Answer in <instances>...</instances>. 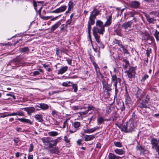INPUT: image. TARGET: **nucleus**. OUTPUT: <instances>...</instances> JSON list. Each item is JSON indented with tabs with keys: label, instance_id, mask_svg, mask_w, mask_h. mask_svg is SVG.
<instances>
[{
	"label": "nucleus",
	"instance_id": "nucleus-1",
	"mask_svg": "<svg viewBox=\"0 0 159 159\" xmlns=\"http://www.w3.org/2000/svg\"><path fill=\"white\" fill-rule=\"evenodd\" d=\"M96 27L94 26L93 28V32H96L100 34L103 35L105 31L104 25L103 22L100 20H98L96 22Z\"/></svg>",
	"mask_w": 159,
	"mask_h": 159
},
{
	"label": "nucleus",
	"instance_id": "nucleus-2",
	"mask_svg": "<svg viewBox=\"0 0 159 159\" xmlns=\"http://www.w3.org/2000/svg\"><path fill=\"white\" fill-rule=\"evenodd\" d=\"M100 11L96 8H94L93 10L91 12L89 16L88 24L93 25L95 23V20L97 16L100 14Z\"/></svg>",
	"mask_w": 159,
	"mask_h": 159
},
{
	"label": "nucleus",
	"instance_id": "nucleus-3",
	"mask_svg": "<svg viewBox=\"0 0 159 159\" xmlns=\"http://www.w3.org/2000/svg\"><path fill=\"white\" fill-rule=\"evenodd\" d=\"M134 126L133 123L131 121H129L124 124L122 128V130L125 132H130L134 130Z\"/></svg>",
	"mask_w": 159,
	"mask_h": 159
},
{
	"label": "nucleus",
	"instance_id": "nucleus-4",
	"mask_svg": "<svg viewBox=\"0 0 159 159\" xmlns=\"http://www.w3.org/2000/svg\"><path fill=\"white\" fill-rule=\"evenodd\" d=\"M151 143L152 148L153 149L155 150L159 155V139L155 138H152L151 140Z\"/></svg>",
	"mask_w": 159,
	"mask_h": 159
},
{
	"label": "nucleus",
	"instance_id": "nucleus-5",
	"mask_svg": "<svg viewBox=\"0 0 159 159\" xmlns=\"http://www.w3.org/2000/svg\"><path fill=\"white\" fill-rule=\"evenodd\" d=\"M136 67H129L128 70L125 71V73L127 74L128 78L131 79L135 77Z\"/></svg>",
	"mask_w": 159,
	"mask_h": 159
},
{
	"label": "nucleus",
	"instance_id": "nucleus-6",
	"mask_svg": "<svg viewBox=\"0 0 159 159\" xmlns=\"http://www.w3.org/2000/svg\"><path fill=\"white\" fill-rule=\"evenodd\" d=\"M80 123L78 121L75 122L72 125V129H70V133H73L76 132L80 129Z\"/></svg>",
	"mask_w": 159,
	"mask_h": 159
},
{
	"label": "nucleus",
	"instance_id": "nucleus-7",
	"mask_svg": "<svg viewBox=\"0 0 159 159\" xmlns=\"http://www.w3.org/2000/svg\"><path fill=\"white\" fill-rule=\"evenodd\" d=\"M125 97V105L127 106L128 107H130L132 105V102L129 96L127 89H126Z\"/></svg>",
	"mask_w": 159,
	"mask_h": 159
},
{
	"label": "nucleus",
	"instance_id": "nucleus-8",
	"mask_svg": "<svg viewBox=\"0 0 159 159\" xmlns=\"http://www.w3.org/2000/svg\"><path fill=\"white\" fill-rule=\"evenodd\" d=\"M137 98L138 99H140L141 98H144L146 97H147L148 95H145V93L142 90L139 89L137 91L136 94Z\"/></svg>",
	"mask_w": 159,
	"mask_h": 159
},
{
	"label": "nucleus",
	"instance_id": "nucleus-9",
	"mask_svg": "<svg viewBox=\"0 0 159 159\" xmlns=\"http://www.w3.org/2000/svg\"><path fill=\"white\" fill-rule=\"evenodd\" d=\"M66 6L64 5L54 11H49L48 12L49 13H58L64 11L66 9Z\"/></svg>",
	"mask_w": 159,
	"mask_h": 159
},
{
	"label": "nucleus",
	"instance_id": "nucleus-10",
	"mask_svg": "<svg viewBox=\"0 0 159 159\" xmlns=\"http://www.w3.org/2000/svg\"><path fill=\"white\" fill-rule=\"evenodd\" d=\"M149 98L147 97H146V99H143V102L140 103L139 104V106L141 108H147L148 107L147 104L148 103V101Z\"/></svg>",
	"mask_w": 159,
	"mask_h": 159
},
{
	"label": "nucleus",
	"instance_id": "nucleus-11",
	"mask_svg": "<svg viewBox=\"0 0 159 159\" xmlns=\"http://www.w3.org/2000/svg\"><path fill=\"white\" fill-rule=\"evenodd\" d=\"M61 138L60 137H58L57 139L54 140H51V142L48 144V147L49 148H53L54 146H56L58 141L61 139Z\"/></svg>",
	"mask_w": 159,
	"mask_h": 159
},
{
	"label": "nucleus",
	"instance_id": "nucleus-12",
	"mask_svg": "<svg viewBox=\"0 0 159 159\" xmlns=\"http://www.w3.org/2000/svg\"><path fill=\"white\" fill-rule=\"evenodd\" d=\"M111 83L113 84V85H116L117 84V81L118 80L119 81H120V78H117V77L116 74H111Z\"/></svg>",
	"mask_w": 159,
	"mask_h": 159
},
{
	"label": "nucleus",
	"instance_id": "nucleus-13",
	"mask_svg": "<svg viewBox=\"0 0 159 159\" xmlns=\"http://www.w3.org/2000/svg\"><path fill=\"white\" fill-rule=\"evenodd\" d=\"M22 109L27 112L28 114L30 115L32 113L34 112L35 111V108L33 107H25Z\"/></svg>",
	"mask_w": 159,
	"mask_h": 159
},
{
	"label": "nucleus",
	"instance_id": "nucleus-14",
	"mask_svg": "<svg viewBox=\"0 0 159 159\" xmlns=\"http://www.w3.org/2000/svg\"><path fill=\"white\" fill-rule=\"evenodd\" d=\"M140 5V2L138 1H132L130 2V6L134 8H138Z\"/></svg>",
	"mask_w": 159,
	"mask_h": 159
},
{
	"label": "nucleus",
	"instance_id": "nucleus-15",
	"mask_svg": "<svg viewBox=\"0 0 159 159\" xmlns=\"http://www.w3.org/2000/svg\"><path fill=\"white\" fill-rule=\"evenodd\" d=\"M133 23L131 21H128L125 22L122 25L121 27L125 30L127 29L128 28H130Z\"/></svg>",
	"mask_w": 159,
	"mask_h": 159
},
{
	"label": "nucleus",
	"instance_id": "nucleus-16",
	"mask_svg": "<svg viewBox=\"0 0 159 159\" xmlns=\"http://www.w3.org/2000/svg\"><path fill=\"white\" fill-rule=\"evenodd\" d=\"M41 139L44 145L46 146H48V144L51 141V138L50 137H43Z\"/></svg>",
	"mask_w": 159,
	"mask_h": 159
},
{
	"label": "nucleus",
	"instance_id": "nucleus-17",
	"mask_svg": "<svg viewBox=\"0 0 159 159\" xmlns=\"http://www.w3.org/2000/svg\"><path fill=\"white\" fill-rule=\"evenodd\" d=\"M39 106H35L36 108L39 107L43 110H46L48 109L49 106L48 105L44 103H41L39 104Z\"/></svg>",
	"mask_w": 159,
	"mask_h": 159
},
{
	"label": "nucleus",
	"instance_id": "nucleus-18",
	"mask_svg": "<svg viewBox=\"0 0 159 159\" xmlns=\"http://www.w3.org/2000/svg\"><path fill=\"white\" fill-rule=\"evenodd\" d=\"M96 135V134L90 135H85L84 136V140L86 141H91L95 137Z\"/></svg>",
	"mask_w": 159,
	"mask_h": 159
},
{
	"label": "nucleus",
	"instance_id": "nucleus-19",
	"mask_svg": "<svg viewBox=\"0 0 159 159\" xmlns=\"http://www.w3.org/2000/svg\"><path fill=\"white\" fill-rule=\"evenodd\" d=\"M21 59L19 57H17L16 58L13 59L11 60V62L12 64H14L15 65H16L17 63L20 62Z\"/></svg>",
	"mask_w": 159,
	"mask_h": 159
},
{
	"label": "nucleus",
	"instance_id": "nucleus-20",
	"mask_svg": "<svg viewBox=\"0 0 159 159\" xmlns=\"http://www.w3.org/2000/svg\"><path fill=\"white\" fill-rule=\"evenodd\" d=\"M17 120L22 122L26 123L30 125H32L33 124V122L28 119L25 118H18Z\"/></svg>",
	"mask_w": 159,
	"mask_h": 159
},
{
	"label": "nucleus",
	"instance_id": "nucleus-21",
	"mask_svg": "<svg viewBox=\"0 0 159 159\" xmlns=\"http://www.w3.org/2000/svg\"><path fill=\"white\" fill-rule=\"evenodd\" d=\"M34 117L39 122H42L43 121V116L42 115H36L34 116Z\"/></svg>",
	"mask_w": 159,
	"mask_h": 159
},
{
	"label": "nucleus",
	"instance_id": "nucleus-22",
	"mask_svg": "<svg viewBox=\"0 0 159 159\" xmlns=\"http://www.w3.org/2000/svg\"><path fill=\"white\" fill-rule=\"evenodd\" d=\"M61 24V23L60 21H58L57 23L53 25L50 29V30L52 32L53 31L56 30Z\"/></svg>",
	"mask_w": 159,
	"mask_h": 159
},
{
	"label": "nucleus",
	"instance_id": "nucleus-23",
	"mask_svg": "<svg viewBox=\"0 0 159 159\" xmlns=\"http://www.w3.org/2000/svg\"><path fill=\"white\" fill-rule=\"evenodd\" d=\"M145 16L147 21L149 23H153L154 21L156 20V19H154L153 17H151L149 16L148 15H145Z\"/></svg>",
	"mask_w": 159,
	"mask_h": 159
},
{
	"label": "nucleus",
	"instance_id": "nucleus-24",
	"mask_svg": "<svg viewBox=\"0 0 159 159\" xmlns=\"http://www.w3.org/2000/svg\"><path fill=\"white\" fill-rule=\"evenodd\" d=\"M111 19L112 16L111 15L109 16L107 21L104 24L105 27L109 26L110 25L111 23Z\"/></svg>",
	"mask_w": 159,
	"mask_h": 159
},
{
	"label": "nucleus",
	"instance_id": "nucleus-25",
	"mask_svg": "<svg viewBox=\"0 0 159 159\" xmlns=\"http://www.w3.org/2000/svg\"><path fill=\"white\" fill-rule=\"evenodd\" d=\"M68 69V67L67 66H65L61 68L59 70L58 74H62L65 72H66Z\"/></svg>",
	"mask_w": 159,
	"mask_h": 159
},
{
	"label": "nucleus",
	"instance_id": "nucleus-26",
	"mask_svg": "<svg viewBox=\"0 0 159 159\" xmlns=\"http://www.w3.org/2000/svg\"><path fill=\"white\" fill-rule=\"evenodd\" d=\"M99 129L98 127L97 128L95 127L89 129H84V131L85 133H90L93 132L95 131L96 130Z\"/></svg>",
	"mask_w": 159,
	"mask_h": 159
},
{
	"label": "nucleus",
	"instance_id": "nucleus-27",
	"mask_svg": "<svg viewBox=\"0 0 159 159\" xmlns=\"http://www.w3.org/2000/svg\"><path fill=\"white\" fill-rule=\"evenodd\" d=\"M109 159H121V157L119 156H116L112 153H110L108 156Z\"/></svg>",
	"mask_w": 159,
	"mask_h": 159
},
{
	"label": "nucleus",
	"instance_id": "nucleus-28",
	"mask_svg": "<svg viewBox=\"0 0 159 159\" xmlns=\"http://www.w3.org/2000/svg\"><path fill=\"white\" fill-rule=\"evenodd\" d=\"M111 86L110 84H108L107 83L105 85L103 86V88L105 90H107V92L111 91Z\"/></svg>",
	"mask_w": 159,
	"mask_h": 159
},
{
	"label": "nucleus",
	"instance_id": "nucleus-29",
	"mask_svg": "<svg viewBox=\"0 0 159 159\" xmlns=\"http://www.w3.org/2000/svg\"><path fill=\"white\" fill-rule=\"evenodd\" d=\"M96 74L97 76V77L100 80L102 79L103 78H105V77L100 72V70L97 71L96 70Z\"/></svg>",
	"mask_w": 159,
	"mask_h": 159
},
{
	"label": "nucleus",
	"instance_id": "nucleus-30",
	"mask_svg": "<svg viewBox=\"0 0 159 159\" xmlns=\"http://www.w3.org/2000/svg\"><path fill=\"white\" fill-rule=\"evenodd\" d=\"M93 35L94 36L96 41L98 43H100L99 39L100 36L98 35V33L96 32H93Z\"/></svg>",
	"mask_w": 159,
	"mask_h": 159
},
{
	"label": "nucleus",
	"instance_id": "nucleus-31",
	"mask_svg": "<svg viewBox=\"0 0 159 159\" xmlns=\"http://www.w3.org/2000/svg\"><path fill=\"white\" fill-rule=\"evenodd\" d=\"M115 44H116L121 48H123V45L122 44L120 40L115 39L113 42Z\"/></svg>",
	"mask_w": 159,
	"mask_h": 159
},
{
	"label": "nucleus",
	"instance_id": "nucleus-32",
	"mask_svg": "<svg viewBox=\"0 0 159 159\" xmlns=\"http://www.w3.org/2000/svg\"><path fill=\"white\" fill-rule=\"evenodd\" d=\"M29 50V48L27 47H25L20 49V51L21 52H28Z\"/></svg>",
	"mask_w": 159,
	"mask_h": 159
},
{
	"label": "nucleus",
	"instance_id": "nucleus-33",
	"mask_svg": "<svg viewBox=\"0 0 159 159\" xmlns=\"http://www.w3.org/2000/svg\"><path fill=\"white\" fill-rule=\"evenodd\" d=\"M92 25L88 24V32L89 34V37L90 38V41L92 42V41L91 40V26Z\"/></svg>",
	"mask_w": 159,
	"mask_h": 159
},
{
	"label": "nucleus",
	"instance_id": "nucleus-34",
	"mask_svg": "<svg viewBox=\"0 0 159 159\" xmlns=\"http://www.w3.org/2000/svg\"><path fill=\"white\" fill-rule=\"evenodd\" d=\"M105 120L102 118V117H99L97 119V123L98 125H99L101 124L102 123V122Z\"/></svg>",
	"mask_w": 159,
	"mask_h": 159
},
{
	"label": "nucleus",
	"instance_id": "nucleus-35",
	"mask_svg": "<svg viewBox=\"0 0 159 159\" xmlns=\"http://www.w3.org/2000/svg\"><path fill=\"white\" fill-rule=\"evenodd\" d=\"M114 151L116 153L119 155L122 154L124 153V151L122 149H116Z\"/></svg>",
	"mask_w": 159,
	"mask_h": 159
},
{
	"label": "nucleus",
	"instance_id": "nucleus-36",
	"mask_svg": "<svg viewBox=\"0 0 159 159\" xmlns=\"http://www.w3.org/2000/svg\"><path fill=\"white\" fill-rule=\"evenodd\" d=\"M48 134L51 136H56L58 135V133L56 131H51L48 132Z\"/></svg>",
	"mask_w": 159,
	"mask_h": 159
},
{
	"label": "nucleus",
	"instance_id": "nucleus-37",
	"mask_svg": "<svg viewBox=\"0 0 159 159\" xmlns=\"http://www.w3.org/2000/svg\"><path fill=\"white\" fill-rule=\"evenodd\" d=\"M154 35L157 41H159V31L156 30L154 33Z\"/></svg>",
	"mask_w": 159,
	"mask_h": 159
},
{
	"label": "nucleus",
	"instance_id": "nucleus-38",
	"mask_svg": "<svg viewBox=\"0 0 159 159\" xmlns=\"http://www.w3.org/2000/svg\"><path fill=\"white\" fill-rule=\"evenodd\" d=\"M52 115L53 116L56 117L57 116H59V114L58 112L55 110L52 111Z\"/></svg>",
	"mask_w": 159,
	"mask_h": 159
},
{
	"label": "nucleus",
	"instance_id": "nucleus-39",
	"mask_svg": "<svg viewBox=\"0 0 159 159\" xmlns=\"http://www.w3.org/2000/svg\"><path fill=\"white\" fill-rule=\"evenodd\" d=\"M42 70L40 69H38V70H36L34 71L33 73V75L34 76H35L37 75H38L39 74V72H42Z\"/></svg>",
	"mask_w": 159,
	"mask_h": 159
},
{
	"label": "nucleus",
	"instance_id": "nucleus-40",
	"mask_svg": "<svg viewBox=\"0 0 159 159\" xmlns=\"http://www.w3.org/2000/svg\"><path fill=\"white\" fill-rule=\"evenodd\" d=\"M93 65L94 66L96 72V70H99V68L98 66V65L94 61L92 62Z\"/></svg>",
	"mask_w": 159,
	"mask_h": 159
},
{
	"label": "nucleus",
	"instance_id": "nucleus-41",
	"mask_svg": "<svg viewBox=\"0 0 159 159\" xmlns=\"http://www.w3.org/2000/svg\"><path fill=\"white\" fill-rule=\"evenodd\" d=\"M88 112V110H86L85 111L82 112H80L79 113L80 114V116L83 117L84 115H86Z\"/></svg>",
	"mask_w": 159,
	"mask_h": 159
},
{
	"label": "nucleus",
	"instance_id": "nucleus-42",
	"mask_svg": "<svg viewBox=\"0 0 159 159\" xmlns=\"http://www.w3.org/2000/svg\"><path fill=\"white\" fill-rule=\"evenodd\" d=\"M41 18L43 20H48L52 17V16H40Z\"/></svg>",
	"mask_w": 159,
	"mask_h": 159
},
{
	"label": "nucleus",
	"instance_id": "nucleus-43",
	"mask_svg": "<svg viewBox=\"0 0 159 159\" xmlns=\"http://www.w3.org/2000/svg\"><path fill=\"white\" fill-rule=\"evenodd\" d=\"M64 140L66 143H70V139H69L67 136H65L64 137Z\"/></svg>",
	"mask_w": 159,
	"mask_h": 159
},
{
	"label": "nucleus",
	"instance_id": "nucleus-44",
	"mask_svg": "<svg viewBox=\"0 0 159 159\" xmlns=\"http://www.w3.org/2000/svg\"><path fill=\"white\" fill-rule=\"evenodd\" d=\"M135 14L136 13L135 12L130 11L128 13V15L129 16V17H134V16Z\"/></svg>",
	"mask_w": 159,
	"mask_h": 159
},
{
	"label": "nucleus",
	"instance_id": "nucleus-45",
	"mask_svg": "<svg viewBox=\"0 0 159 159\" xmlns=\"http://www.w3.org/2000/svg\"><path fill=\"white\" fill-rule=\"evenodd\" d=\"M151 53V48H148L146 50V54L148 57H149L150 53Z\"/></svg>",
	"mask_w": 159,
	"mask_h": 159
},
{
	"label": "nucleus",
	"instance_id": "nucleus-46",
	"mask_svg": "<svg viewBox=\"0 0 159 159\" xmlns=\"http://www.w3.org/2000/svg\"><path fill=\"white\" fill-rule=\"evenodd\" d=\"M72 87L74 89V92H76L77 90V86L76 84H73L72 85Z\"/></svg>",
	"mask_w": 159,
	"mask_h": 159
},
{
	"label": "nucleus",
	"instance_id": "nucleus-47",
	"mask_svg": "<svg viewBox=\"0 0 159 159\" xmlns=\"http://www.w3.org/2000/svg\"><path fill=\"white\" fill-rule=\"evenodd\" d=\"M120 105H122V107H120V109L121 111H123L125 110V107L124 106V103L123 102L122 103H120Z\"/></svg>",
	"mask_w": 159,
	"mask_h": 159
},
{
	"label": "nucleus",
	"instance_id": "nucleus-48",
	"mask_svg": "<svg viewBox=\"0 0 159 159\" xmlns=\"http://www.w3.org/2000/svg\"><path fill=\"white\" fill-rule=\"evenodd\" d=\"M114 144L116 147H120L121 146V143L119 142H114Z\"/></svg>",
	"mask_w": 159,
	"mask_h": 159
},
{
	"label": "nucleus",
	"instance_id": "nucleus-49",
	"mask_svg": "<svg viewBox=\"0 0 159 159\" xmlns=\"http://www.w3.org/2000/svg\"><path fill=\"white\" fill-rule=\"evenodd\" d=\"M16 112V115H18L20 116H24V112L23 111H18Z\"/></svg>",
	"mask_w": 159,
	"mask_h": 159
},
{
	"label": "nucleus",
	"instance_id": "nucleus-50",
	"mask_svg": "<svg viewBox=\"0 0 159 159\" xmlns=\"http://www.w3.org/2000/svg\"><path fill=\"white\" fill-rule=\"evenodd\" d=\"M148 75H145L141 79V81H144L148 77Z\"/></svg>",
	"mask_w": 159,
	"mask_h": 159
},
{
	"label": "nucleus",
	"instance_id": "nucleus-51",
	"mask_svg": "<svg viewBox=\"0 0 159 159\" xmlns=\"http://www.w3.org/2000/svg\"><path fill=\"white\" fill-rule=\"evenodd\" d=\"M83 108H83L80 106H77L74 107V109L75 110L78 109H82Z\"/></svg>",
	"mask_w": 159,
	"mask_h": 159
},
{
	"label": "nucleus",
	"instance_id": "nucleus-52",
	"mask_svg": "<svg viewBox=\"0 0 159 159\" xmlns=\"http://www.w3.org/2000/svg\"><path fill=\"white\" fill-rule=\"evenodd\" d=\"M40 2H36L35 1H33V5H34V9H35V10L36 11L37 10V9H36V7L37 6V2H38L39 3H40Z\"/></svg>",
	"mask_w": 159,
	"mask_h": 159
},
{
	"label": "nucleus",
	"instance_id": "nucleus-53",
	"mask_svg": "<svg viewBox=\"0 0 159 159\" xmlns=\"http://www.w3.org/2000/svg\"><path fill=\"white\" fill-rule=\"evenodd\" d=\"M100 80L102 82L103 86L105 85L107 83L105 80L104 78L101 79Z\"/></svg>",
	"mask_w": 159,
	"mask_h": 159
},
{
	"label": "nucleus",
	"instance_id": "nucleus-54",
	"mask_svg": "<svg viewBox=\"0 0 159 159\" xmlns=\"http://www.w3.org/2000/svg\"><path fill=\"white\" fill-rule=\"evenodd\" d=\"M68 119H67L66 120H65L64 123H63V128H65L66 127V126H68V123H67V120Z\"/></svg>",
	"mask_w": 159,
	"mask_h": 159
},
{
	"label": "nucleus",
	"instance_id": "nucleus-55",
	"mask_svg": "<svg viewBox=\"0 0 159 159\" xmlns=\"http://www.w3.org/2000/svg\"><path fill=\"white\" fill-rule=\"evenodd\" d=\"M70 83V82H63V83H62V85L63 86H65V87H67V86H70V85H69L68 84Z\"/></svg>",
	"mask_w": 159,
	"mask_h": 159
},
{
	"label": "nucleus",
	"instance_id": "nucleus-56",
	"mask_svg": "<svg viewBox=\"0 0 159 159\" xmlns=\"http://www.w3.org/2000/svg\"><path fill=\"white\" fill-rule=\"evenodd\" d=\"M34 148V146L32 144H30V148H29V152H31L33 151Z\"/></svg>",
	"mask_w": 159,
	"mask_h": 159
},
{
	"label": "nucleus",
	"instance_id": "nucleus-57",
	"mask_svg": "<svg viewBox=\"0 0 159 159\" xmlns=\"http://www.w3.org/2000/svg\"><path fill=\"white\" fill-rule=\"evenodd\" d=\"M50 152L51 153H55L56 154L57 153L56 152H57L58 151L56 150V148H55L54 149H52L50 150Z\"/></svg>",
	"mask_w": 159,
	"mask_h": 159
},
{
	"label": "nucleus",
	"instance_id": "nucleus-58",
	"mask_svg": "<svg viewBox=\"0 0 159 159\" xmlns=\"http://www.w3.org/2000/svg\"><path fill=\"white\" fill-rule=\"evenodd\" d=\"M88 109L87 110H88V111L89 110H93L94 108V107L93 106H90L89 105H88Z\"/></svg>",
	"mask_w": 159,
	"mask_h": 159
},
{
	"label": "nucleus",
	"instance_id": "nucleus-59",
	"mask_svg": "<svg viewBox=\"0 0 159 159\" xmlns=\"http://www.w3.org/2000/svg\"><path fill=\"white\" fill-rule=\"evenodd\" d=\"M122 48L124 53L125 54L128 53V51L127 49L124 48V46H123V48Z\"/></svg>",
	"mask_w": 159,
	"mask_h": 159
},
{
	"label": "nucleus",
	"instance_id": "nucleus-60",
	"mask_svg": "<svg viewBox=\"0 0 159 159\" xmlns=\"http://www.w3.org/2000/svg\"><path fill=\"white\" fill-rule=\"evenodd\" d=\"M113 85L115 86V94H116L118 91V90L117 87V84Z\"/></svg>",
	"mask_w": 159,
	"mask_h": 159
},
{
	"label": "nucleus",
	"instance_id": "nucleus-61",
	"mask_svg": "<svg viewBox=\"0 0 159 159\" xmlns=\"http://www.w3.org/2000/svg\"><path fill=\"white\" fill-rule=\"evenodd\" d=\"M61 15H58V16H56L55 17L51 19L50 20L51 21L54 20H56L58 17H59L60 16H61Z\"/></svg>",
	"mask_w": 159,
	"mask_h": 159
},
{
	"label": "nucleus",
	"instance_id": "nucleus-62",
	"mask_svg": "<svg viewBox=\"0 0 159 159\" xmlns=\"http://www.w3.org/2000/svg\"><path fill=\"white\" fill-rule=\"evenodd\" d=\"M123 61L125 63V64L127 65H129V62L128 60H127L126 59L123 58Z\"/></svg>",
	"mask_w": 159,
	"mask_h": 159
},
{
	"label": "nucleus",
	"instance_id": "nucleus-63",
	"mask_svg": "<svg viewBox=\"0 0 159 159\" xmlns=\"http://www.w3.org/2000/svg\"><path fill=\"white\" fill-rule=\"evenodd\" d=\"M66 61H67L69 65H71V63H72V59H67L66 60Z\"/></svg>",
	"mask_w": 159,
	"mask_h": 159
},
{
	"label": "nucleus",
	"instance_id": "nucleus-64",
	"mask_svg": "<svg viewBox=\"0 0 159 159\" xmlns=\"http://www.w3.org/2000/svg\"><path fill=\"white\" fill-rule=\"evenodd\" d=\"M82 140L81 139H79L77 141V143L78 145H81Z\"/></svg>",
	"mask_w": 159,
	"mask_h": 159
}]
</instances>
